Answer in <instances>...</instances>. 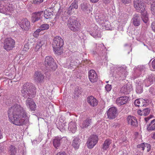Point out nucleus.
Returning <instances> with one entry per match:
<instances>
[{
  "mask_svg": "<svg viewBox=\"0 0 155 155\" xmlns=\"http://www.w3.org/2000/svg\"><path fill=\"white\" fill-rule=\"evenodd\" d=\"M49 26L48 24H44L42 25L40 27V29L41 31L46 30L49 29Z\"/></svg>",
  "mask_w": 155,
  "mask_h": 155,
  "instance_id": "obj_42",
  "label": "nucleus"
},
{
  "mask_svg": "<svg viewBox=\"0 0 155 155\" xmlns=\"http://www.w3.org/2000/svg\"><path fill=\"white\" fill-rule=\"evenodd\" d=\"M19 25L22 29L24 30H28L30 27V23L28 20H22Z\"/></svg>",
  "mask_w": 155,
  "mask_h": 155,
  "instance_id": "obj_14",
  "label": "nucleus"
},
{
  "mask_svg": "<svg viewBox=\"0 0 155 155\" xmlns=\"http://www.w3.org/2000/svg\"><path fill=\"white\" fill-rule=\"evenodd\" d=\"M64 45V41L62 38L59 36H56L53 39L52 46L55 53L60 55L63 53L62 47Z\"/></svg>",
  "mask_w": 155,
  "mask_h": 155,
  "instance_id": "obj_3",
  "label": "nucleus"
},
{
  "mask_svg": "<svg viewBox=\"0 0 155 155\" xmlns=\"http://www.w3.org/2000/svg\"><path fill=\"white\" fill-rule=\"evenodd\" d=\"M68 25L69 28L74 32L79 31L81 29V24L77 20H68Z\"/></svg>",
  "mask_w": 155,
  "mask_h": 155,
  "instance_id": "obj_5",
  "label": "nucleus"
},
{
  "mask_svg": "<svg viewBox=\"0 0 155 155\" xmlns=\"http://www.w3.org/2000/svg\"><path fill=\"white\" fill-rule=\"evenodd\" d=\"M133 23L135 26H138L140 24V22L139 20H133Z\"/></svg>",
  "mask_w": 155,
  "mask_h": 155,
  "instance_id": "obj_50",
  "label": "nucleus"
},
{
  "mask_svg": "<svg viewBox=\"0 0 155 155\" xmlns=\"http://www.w3.org/2000/svg\"><path fill=\"white\" fill-rule=\"evenodd\" d=\"M91 123V119L87 118L84 120L83 122L80 123V126L82 128L87 127Z\"/></svg>",
  "mask_w": 155,
  "mask_h": 155,
  "instance_id": "obj_23",
  "label": "nucleus"
},
{
  "mask_svg": "<svg viewBox=\"0 0 155 155\" xmlns=\"http://www.w3.org/2000/svg\"><path fill=\"white\" fill-rule=\"evenodd\" d=\"M16 149L15 147L12 145L9 147V152L11 155H15L16 153Z\"/></svg>",
  "mask_w": 155,
  "mask_h": 155,
  "instance_id": "obj_37",
  "label": "nucleus"
},
{
  "mask_svg": "<svg viewBox=\"0 0 155 155\" xmlns=\"http://www.w3.org/2000/svg\"><path fill=\"white\" fill-rule=\"evenodd\" d=\"M103 27V29L108 30L110 29V23L108 20H98L97 21Z\"/></svg>",
  "mask_w": 155,
  "mask_h": 155,
  "instance_id": "obj_15",
  "label": "nucleus"
},
{
  "mask_svg": "<svg viewBox=\"0 0 155 155\" xmlns=\"http://www.w3.org/2000/svg\"><path fill=\"white\" fill-rule=\"evenodd\" d=\"M151 11L153 17H152L155 19V2L151 4L150 6Z\"/></svg>",
  "mask_w": 155,
  "mask_h": 155,
  "instance_id": "obj_39",
  "label": "nucleus"
},
{
  "mask_svg": "<svg viewBox=\"0 0 155 155\" xmlns=\"http://www.w3.org/2000/svg\"><path fill=\"white\" fill-rule=\"evenodd\" d=\"M8 114L10 121L15 125L21 126L29 123V116L19 104H15L12 106Z\"/></svg>",
  "mask_w": 155,
  "mask_h": 155,
  "instance_id": "obj_1",
  "label": "nucleus"
},
{
  "mask_svg": "<svg viewBox=\"0 0 155 155\" xmlns=\"http://www.w3.org/2000/svg\"><path fill=\"white\" fill-rule=\"evenodd\" d=\"M108 117L110 119H114L117 115V110L115 107H111L109 108L107 112Z\"/></svg>",
  "mask_w": 155,
  "mask_h": 155,
  "instance_id": "obj_9",
  "label": "nucleus"
},
{
  "mask_svg": "<svg viewBox=\"0 0 155 155\" xmlns=\"http://www.w3.org/2000/svg\"><path fill=\"white\" fill-rule=\"evenodd\" d=\"M141 15L139 14H135L133 16V17L132 19H140Z\"/></svg>",
  "mask_w": 155,
  "mask_h": 155,
  "instance_id": "obj_49",
  "label": "nucleus"
},
{
  "mask_svg": "<svg viewBox=\"0 0 155 155\" xmlns=\"http://www.w3.org/2000/svg\"><path fill=\"white\" fill-rule=\"evenodd\" d=\"M81 140L78 137L74 138L72 142V146L75 149H78Z\"/></svg>",
  "mask_w": 155,
  "mask_h": 155,
  "instance_id": "obj_25",
  "label": "nucleus"
},
{
  "mask_svg": "<svg viewBox=\"0 0 155 155\" xmlns=\"http://www.w3.org/2000/svg\"><path fill=\"white\" fill-rule=\"evenodd\" d=\"M145 147H146L147 149V151H149L151 149V146L148 143H145Z\"/></svg>",
  "mask_w": 155,
  "mask_h": 155,
  "instance_id": "obj_53",
  "label": "nucleus"
},
{
  "mask_svg": "<svg viewBox=\"0 0 155 155\" xmlns=\"http://www.w3.org/2000/svg\"><path fill=\"white\" fill-rule=\"evenodd\" d=\"M41 31V29L40 28L37 29L33 33V36L35 38L38 37L39 35V33Z\"/></svg>",
  "mask_w": 155,
  "mask_h": 155,
  "instance_id": "obj_44",
  "label": "nucleus"
},
{
  "mask_svg": "<svg viewBox=\"0 0 155 155\" xmlns=\"http://www.w3.org/2000/svg\"><path fill=\"white\" fill-rule=\"evenodd\" d=\"M95 45L97 48L96 50H97V51H105L106 50V48L103 44H99L97 45V44H96Z\"/></svg>",
  "mask_w": 155,
  "mask_h": 155,
  "instance_id": "obj_35",
  "label": "nucleus"
},
{
  "mask_svg": "<svg viewBox=\"0 0 155 155\" xmlns=\"http://www.w3.org/2000/svg\"><path fill=\"white\" fill-rule=\"evenodd\" d=\"M89 4L86 3H82L80 5L81 9L83 12H86L89 10Z\"/></svg>",
  "mask_w": 155,
  "mask_h": 155,
  "instance_id": "obj_33",
  "label": "nucleus"
},
{
  "mask_svg": "<svg viewBox=\"0 0 155 155\" xmlns=\"http://www.w3.org/2000/svg\"><path fill=\"white\" fill-rule=\"evenodd\" d=\"M45 41L43 40H39L37 42L36 46L35 48V51H39V49L44 44Z\"/></svg>",
  "mask_w": 155,
  "mask_h": 155,
  "instance_id": "obj_29",
  "label": "nucleus"
},
{
  "mask_svg": "<svg viewBox=\"0 0 155 155\" xmlns=\"http://www.w3.org/2000/svg\"><path fill=\"white\" fill-rule=\"evenodd\" d=\"M105 88L107 91H109L111 90V86L110 85L108 84L106 85Z\"/></svg>",
  "mask_w": 155,
  "mask_h": 155,
  "instance_id": "obj_52",
  "label": "nucleus"
},
{
  "mask_svg": "<svg viewBox=\"0 0 155 155\" xmlns=\"http://www.w3.org/2000/svg\"><path fill=\"white\" fill-rule=\"evenodd\" d=\"M90 2L93 3L97 2L99 0H90Z\"/></svg>",
  "mask_w": 155,
  "mask_h": 155,
  "instance_id": "obj_61",
  "label": "nucleus"
},
{
  "mask_svg": "<svg viewBox=\"0 0 155 155\" xmlns=\"http://www.w3.org/2000/svg\"><path fill=\"white\" fill-rule=\"evenodd\" d=\"M55 155H67L64 152H59L57 153Z\"/></svg>",
  "mask_w": 155,
  "mask_h": 155,
  "instance_id": "obj_57",
  "label": "nucleus"
},
{
  "mask_svg": "<svg viewBox=\"0 0 155 155\" xmlns=\"http://www.w3.org/2000/svg\"><path fill=\"white\" fill-rule=\"evenodd\" d=\"M67 64L68 68H70L71 67L75 68V67L77 65V62L73 60H69L67 61Z\"/></svg>",
  "mask_w": 155,
  "mask_h": 155,
  "instance_id": "obj_31",
  "label": "nucleus"
},
{
  "mask_svg": "<svg viewBox=\"0 0 155 155\" xmlns=\"http://www.w3.org/2000/svg\"><path fill=\"white\" fill-rule=\"evenodd\" d=\"M58 128L60 130L61 132H63L64 130L66 129L67 127L66 125V123L63 122L62 123L61 122V123H59V126L57 125Z\"/></svg>",
  "mask_w": 155,
  "mask_h": 155,
  "instance_id": "obj_38",
  "label": "nucleus"
},
{
  "mask_svg": "<svg viewBox=\"0 0 155 155\" xmlns=\"http://www.w3.org/2000/svg\"><path fill=\"white\" fill-rule=\"evenodd\" d=\"M121 2L123 4H129L131 2V0H120Z\"/></svg>",
  "mask_w": 155,
  "mask_h": 155,
  "instance_id": "obj_51",
  "label": "nucleus"
},
{
  "mask_svg": "<svg viewBox=\"0 0 155 155\" xmlns=\"http://www.w3.org/2000/svg\"><path fill=\"white\" fill-rule=\"evenodd\" d=\"M118 16L119 18L120 19H127V18L128 16L127 14L125 13H122V12H119Z\"/></svg>",
  "mask_w": 155,
  "mask_h": 155,
  "instance_id": "obj_40",
  "label": "nucleus"
},
{
  "mask_svg": "<svg viewBox=\"0 0 155 155\" xmlns=\"http://www.w3.org/2000/svg\"><path fill=\"white\" fill-rule=\"evenodd\" d=\"M111 0H103V2L105 4L110 3Z\"/></svg>",
  "mask_w": 155,
  "mask_h": 155,
  "instance_id": "obj_60",
  "label": "nucleus"
},
{
  "mask_svg": "<svg viewBox=\"0 0 155 155\" xmlns=\"http://www.w3.org/2000/svg\"><path fill=\"white\" fill-rule=\"evenodd\" d=\"M111 142V140L109 139L106 140L103 145L102 149L104 150H106L108 149Z\"/></svg>",
  "mask_w": 155,
  "mask_h": 155,
  "instance_id": "obj_27",
  "label": "nucleus"
},
{
  "mask_svg": "<svg viewBox=\"0 0 155 155\" xmlns=\"http://www.w3.org/2000/svg\"><path fill=\"white\" fill-rule=\"evenodd\" d=\"M22 95L28 99L26 101V105L31 111H35L36 105L33 100L29 97H34L36 93V89L32 84L27 83L24 84L21 91Z\"/></svg>",
  "mask_w": 155,
  "mask_h": 155,
  "instance_id": "obj_2",
  "label": "nucleus"
},
{
  "mask_svg": "<svg viewBox=\"0 0 155 155\" xmlns=\"http://www.w3.org/2000/svg\"><path fill=\"white\" fill-rule=\"evenodd\" d=\"M145 144L144 143H142L140 144L137 145V147L140 150H143L145 147Z\"/></svg>",
  "mask_w": 155,
  "mask_h": 155,
  "instance_id": "obj_46",
  "label": "nucleus"
},
{
  "mask_svg": "<svg viewBox=\"0 0 155 155\" xmlns=\"http://www.w3.org/2000/svg\"><path fill=\"white\" fill-rule=\"evenodd\" d=\"M88 77L90 81L93 83L97 81L98 79L97 74L93 70H91L89 71Z\"/></svg>",
  "mask_w": 155,
  "mask_h": 155,
  "instance_id": "obj_11",
  "label": "nucleus"
},
{
  "mask_svg": "<svg viewBox=\"0 0 155 155\" xmlns=\"http://www.w3.org/2000/svg\"><path fill=\"white\" fill-rule=\"evenodd\" d=\"M147 129L149 131L155 130V119L152 120L150 124L147 126Z\"/></svg>",
  "mask_w": 155,
  "mask_h": 155,
  "instance_id": "obj_32",
  "label": "nucleus"
},
{
  "mask_svg": "<svg viewBox=\"0 0 155 155\" xmlns=\"http://www.w3.org/2000/svg\"><path fill=\"white\" fill-rule=\"evenodd\" d=\"M155 78L153 74H150L143 81L146 87H148L151 85L154 80Z\"/></svg>",
  "mask_w": 155,
  "mask_h": 155,
  "instance_id": "obj_13",
  "label": "nucleus"
},
{
  "mask_svg": "<svg viewBox=\"0 0 155 155\" xmlns=\"http://www.w3.org/2000/svg\"><path fill=\"white\" fill-rule=\"evenodd\" d=\"M87 100L88 103L92 107L95 106L98 104L97 101L93 96L88 97Z\"/></svg>",
  "mask_w": 155,
  "mask_h": 155,
  "instance_id": "obj_17",
  "label": "nucleus"
},
{
  "mask_svg": "<svg viewBox=\"0 0 155 155\" xmlns=\"http://www.w3.org/2000/svg\"><path fill=\"white\" fill-rule=\"evenodd\" d=\"M78 0H74L68 9V13L69 14L71 13L73 9H76L78 8Z\"/></svg>",
  "mask_w": 155,
  "mask_h": 155,
  "instance_id": "obj_21",
  "label": "nucleus"
},
{
  "mask_svg": "<svg viewBox=\"0 0 155 155\" xmlns=\"http://www.w3.org/2000/svg\"><path fill=\"white\" fill-rule=\"evenodd\" d=\"M44 14L43 17L45 18L48 19V18H52L53 15L51 12H49V10L47 9L43 12Z\"/></svg>",
  "mask_w": 155,
  "mask_h": 155,
  "instance_id": "obj_30",
  "label": "nucleus"
},
{
  "mask_svg": "<svg viewBox=\"0 0 155 155\" xmlns=\"http://www.w3.org/2000/svg\"><path fill=\"white\" fill-rule=\"evenodd\" d=\"M132 89V87L130 84H127L122 87L120 90L121 93L124 94H129Z\"/></svg>",
  "mask_w": 155,
  "mask_h": 155,
  "instance_id": "obj_16",
  "label": "nucleus"
},
{
  "mask_svg": "<svg viewBox=\"0 0 155 155\" xmlns=\"http://www.w3.org/2000/svg\"><path fill=\"white\" fill-rule=\"evenodd\" d=\"M152 117V116L150 115V117H146L144 118V120L146 122H147L150 118Z\"/></svg>",
  "mask_w": 155,
  "mask_h": 155,
  "instance_id": "obj_59",
  "label": "nucleus"
},
{
  "mask_svg": "<svg viewBox=\"0 0 155 155\" xmlns=\"http://www.w3.org/2000/svg\"><path fill=\"white\" fill-rule=\"evenodd\" d=\"M143 20V21L145 23H147V20Z\"/></svg>",
  "mask_w": 155,
  "mask_h": 155,
  "instance_id": "obj_63",
  "label": "nucleus"
},
{
  "mask_svg": "<svg viewBox=\"0 0 155 155\" xmlns=\"http://www.w3.org/2000/svg\"><path fill=\"white\" fill-rule=\"evenodd\" d=\"M43 1V0H33V4L35 5L39 4Z\"/></svg>",
  "mask_w": 155,
  "mask_h": 155,
  "instance_id": "obj_47",
  "label": "nucleus"
},
{
  "mask_svg": "<svg viewBox=\"0 0 155 155\" xmlns=\"http://www.w3.org/2000/svg\"><path fill=\"white\" fill-rule=\"evenodd\" d=\"M150 112V109L148 108H146L142 110H138L137 111L138 114L140 115L146 116L148 115Z\"/></svg>",
  "mask_w": 155,
  "mask_h": 155,
  "instance_id": "obj_28",
  "label": "nucleus"
},
{
  "mask_svg": "<svg viewBox=\"0 0 155 155\" xmlns=\"http://www.w3.org/2000/svg\"><path fill=\"white\" fill-rule=\"evenodd\" d=\"M134 4L137 12L142 13L145 11L146 6L143 0H134Z\"/></svg>",
  "mask_w": 155,
  "mask_h": 155,
  "instance_id": "obj_6",
  "label": "nucleus"
},
{
  "mask_svg": "<svg viewBox=\"0 0 155 155\" xmlns=\"http://www.w3.org/2000/svg\"><path fill=\"white\" fill-rule=\"evenodd\" d=\"M45 66L51 68L52 65L54 64L53 59L51 56H48L46 57L44 61Z\"/></svg>",
  "mask_w": 155,
  "mask_h": 155,
  "instance_id": "obj_19",
  "label": "nucleus"
},
{
  "mask_svg": "<svg viewBox=\"0 0 155 155\" xmlns=\"http://www.w3.org/2000/svg\"><path fill=\"white\" fill-rule=\"evenodd\" d=\"M65 140L66 141L67 140L66 137H63L61 138H60L58 137H55L53 140V143L54 147L57 148L58 147H59L60 145L61 141H62Z\"/></svg>",
  "mask_w": 155,
  "mask_h": 155,
  "instance_id": "obj_12",
  "label": "nucleus"
},
{
  "mask_svg": "<svg viewBox=\"0 0 155 155\" xmlns=\"http://www.w3.org/2000/svg\"><path fill=\"white\" fill-rule=\"evenodd\" d=\"M98 138L96 135H92L89 137L87 142V146L88 148H93L98 142Z\"/></svg>",
  "mask_w": 155,
  "mask_h": 155,
  "instance_id": "obj_8",
  "label": "nucleus"
},
{
  "mask_svg": "<svg viewBox=\"0 0 155 155\" xmlns=\"http://www.w3.org/2000/svg\"><path fill=\"white\" fill-rule=\"evenodd\" d=\"M5 9H7L8 12H12L14 10V8L12 6H5Z\"/></svg>",
  "mask_w": 155,
  "mask_h": 155,
  "instance_id": "obj_45",
  "label": "nucleus"
},
{
  "mask_svg": "<svg viewBox=\"0 0 155 155\" xmlns=\"http://www.w3.org/2000/svg\"><path fill=\"white\" fill-rule=\"evenodd\" d=\"M34 78L37 81H40L43 80L44 77L40 72L36 71L35 72Z\"/></svg>",
  "mask_w": 155,
  "mask_h": 155,
  "instance_id": "obj_24",
  "label": "nucleus"
},
{
  "mask_svg": "<svg viewBox=\"0 0 155 155\" xmlns=\"http://www.w3.org/2000/svg\"><path fill=\"white\" fill-rule=\"evenodd\" d=\"M141 14V18L142 19H148V15L145 11Z\"/></svg>",
  "mask_w": 155,
  "mask_h": 155,
  "instance_id": "obj_43",
  "label": "nucleus"
},
{
  "mask_svg": "<svg viewBox=\"0 0 155 155\" xmlns=\"http://www.w3.org/2000/svg\"><path fill=\"white\" fill-rule=\"evenodd\" d=\"M44 15L43 11L33 13L31 16L32 19H41L44 18Z\"/></svg>",
  "mask_w": 155,
  "mask_h": 155,
  "instance_id": "obj_18",
  "label": "nucleus"
},
{
  "mask_svg": "<svg viewBox=\"0 0 155 155\" xmlns=\"http://www.w3.org/2000/svg\"><path fill=\"white\" fill-rule=\"evenodd\" d=\"M36 20H33V23L35 22L36 21Z\"/></svg>",
  "mask_w": 155,
  "mask_h": 155,
  "instance_id": "obj_64",
  "label": "nucleus"
},
{
  "mask_svg": "<svg viewBox=\"0 0 155 155\" xmlns=\"http://www.w3.org/2000/svg\"><path fill=\"white\" fill-rule=\"evenodd\" d=\"M130 100L129 98L127 96H122L116 99V103L118 105L121 106L127 103Z\"/></svg>",
  "mask_w": 155,
  "mask_h": 155,
  "instance_id": "obj_10",
  "label": "nucleus"
},
{
  "mask_svg": "<svg viewBox=\"0 0 155 155\" xmlns=\"http://www.w3.org/2000/svg\"><path fill=\"white\" fill-rule=\"evenodd\" d=\"M128 123L132 126H135L137 124V120L135 117L131 116H129L127 118Z\"/></svg>",
  "mask_w": 155,
  "mask_h": 155,
  "instance_id": "obj_22",
  "label": "nucleus"
},
{
  "mask_svg": "<svg viewBox=\"0 0 155 155\" xmlns=\"http://www.w3.org/2000/svg\"><path fill=\"white\" fill-rule=\"evenodd\" d=\"M91 30L89 31L91 35L96 38H100L101 37L100 29L98 26L95 24H93L91 25Z\"/></svg>",
  "mask_w": 155,
  "mask_h": 155,
  "instance_id": "obj_7",
  "label": "nucleus"
},
{
  "mask_svg": "<svg viewBox=\"0 0 155 155\" xmlns=\"http://www.w3.org/2000/svg\"><path fill=\"white\" fill-rule=\"evenodd\" d=\"M151 26L153 31L155 32V21L152 22L151 24Z\"/></svg>",
  "mask_w": 155,
  "mask_h": 155,
  "instance_id": "obj_55",
  "label": "nucleus"
},
{
  "mask_svg": "<svg viewBox=\"0 0 155 155\" xmlns=\"http://www.w3.org/2000/svg\"><path fill=\"white\" fill-rule=\"evenodd\" d=\"M76 125L74 121H71L68 124V129L72 133L75 132L77 130Z\"/></svg>",
  "mask_w": 155,
  "mask_h": 155,
  "instance_id": "obj_26",
  "label": "nucleus"
},
{
  "mask_svg": "<svg viewBox=\"0 0 155 155\" xmlns=\"http://www.w3.org/2000/svg\"><path fill=\"white\" fill-rule=\"evenodd\" d=\"M154 0H145V2L148 4H152Z\"/></svg>",
  "mask_w": 155,
  "mask_h": 155,
  "instance_id": "obj_54",
  "label": "nucleus"
},
{
  "mask_svg": "<svg viewBox=\"0 0 155 155\" xmlns=\"http://www.w3.org/2000/svg\"><path fill=\"white\" fill-rule=\"evenodd\" d=\"M152 137L153 139H155V132L153 134Z\"/></svg>",
  "mask_w": 155,
  "mask_h": 155,
  "instance_id": "obj_62",
  "label": "nucleus"
},
{
  "mask_svg": "<svg viewBox=\"0 0 155 155\" xmlns=\"http://www.w3.org/2000/svg\"><path fill=\"white\" fill-rule=\"evenodd\" d=\"M3 3V2H2L0 3V12L6 14H9L7 9L5 8V6H4Z\"/></svg>",
  "mask_w": 155,
  "mask_h": 155,
  "instance_id": "obj_36",
  "label": "nucleus"
},
{
  "mask_svg": "<svg viewBox=\"0 0 155 155\" xmlns=\"http://www.w3.org/2000/svg\"><path fill=\"white\" fill-rule=\"evenodd\" d=\"M145 67L143 66H139L137 68H134V70L135 71V73L139 72V74L143 73L144 71Z\"/></svg>",
  "mask_w": 155,
  "mask_h": 155,
  "instance_id": "obj_34",
  "label": "nucleus"
},
{
  "mask_svg": "<svg viewBox=\"0 0 155 155\" xmlns=\"http://www.w3.org/2000/svg\"><path fill=\"white\" fill-rule=\"evenodd\" d=\"M143 81L142 80H138L136 82V92L140 94L142 92L143 90Z\"/></svg>",
  "mask_w": 155,
  "mask_h": 155,
  "instance_id": "obj_20",
  "label": "nucleus"
},
{
  "mask_svg": "<svg viewBox=\"0 0 155 155\" xmlns=\"http://www.w3.org/2000/svg\"><path fill=\"white\" fill-rule=\"evenodd\" d=\"M78 89H75V94L77 96H78L79 95L81 94L80 92L78 91Z\"/></svg>",
  "mask_w": 155,
  "mask_h": 155,
  "instance_id": "obj_56",
  "label": "nucleus"
},
{
  "mask_svg": "<svg viewBox=\"0 0 155 155\" xmlns=\"http://www.w3.org/2000/svg\"><path fill=\"white\" fill-rule=\"evenodd\" d=\"M140 101H141V102L142 103L143 106H146L150 102V101H149L147 99H143V98H140Z\"/></svg>",
  "mask_w": 155,
  "mask_h": 155,
  "instance_id": "obj_41",
  "label": "nucleus"
},
{
  "mask_svg": "<svg viewBox=\"0 0 155 155\" xmlns=\"http://www.w3.org/2000/svg\"><path fill=\"white\" fill-rule=\"evenodd\" d=\"M15 41L11 38H5L4 41L3 48L7 51L12 50L15 46Z\"/></svg>",
  "mask_w": 155,
  "mask_h": 155,
  "instance_id": "obj_4",
  "label": "nucleus"
},
{
  "mask_svg": "<svg viewBox=\"0 0 155 155\" xmlns=\"http://www.w3.org/2000/svg\"><path fill=\"white\" fill-rule=\"evenodd\" d=\"M140 101V98L139 99H136L134 103V104L137 106H139Z\"/></svg>",
  "mask_w": 155,
  "mask_h": 155,
  "instance_id": "obj_48",
  "label": "nucleus"
},
{
  "mask_svg": "<svg viewBox=\"0 0 155 155\" xmlns=\"http://www.w3.org/2000/svg\"><path fill=\"white\" fill-rule=\"evenodd\" d=\"M152 66L153 68L155 69V59L152 62Z\"/></svg>",
  "mask_w": 155,
  "mask_h": 155,
  "instance_id": "obj_58",
  "label": "nucleus"
}]
</instances>
